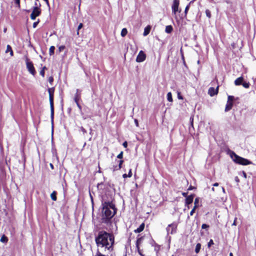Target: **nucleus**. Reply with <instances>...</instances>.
<instances>
[{"label":"nucleus","mask_w":256,"mask_h":256,"mask_svg":"<svg viewBox=\"0 0 256 256\" xmlns=\"http://www.w3.org/2000/svg\"><path fill=\"white\" fill-rule=\"evenodd\" d=\"M48 82L52 84L54 82V78L52 76H50L48 78Z\"/></svg>","instance_id":"ea45409f"},{"label":"nucleus","mask_w":256,"mask_h":256,"mask_svg":"<svg viewBox=\"0 0 256 256\" xmlns=\"http://www.w3.org/2000/svg\"><path fill=\"white\" fill-rule=\"evenodd\" d=\"M242 176H244L245 178H246V176H247V175H246V172H244V171H242Z\"/></svg>","instance_id":"603ef678"},{"label":"nucleus","mask_w":256,"mask_h":256,"mask_svg":"<svg viewBox=\"0 0 256 256\" xmlns=\"http://www.w3.org/2000/svg\"><path fill=\"white\" fill-rule=\"evenodd\" d=\"M55 50V47L54 46H51L49 50V54L50 56H52L54 54Z\"/></svg>","instance_id":"5701e85b"},{"label":"nucleus","mask_w":256,"mask_h":256,"mask_svg":"<svg viewBox=\"0 0 256 256\" xmlns=\"http://www.w3.org/2000/svg\"><path fill=\"white\" fill-rule=\"evenodd\" d=\"M83 26V24L82 23H80L78 26V32H77V34H79V30L80 29H81Z\"/></svg>","instance_id":"4c0bfd02"},{"label":"nucleus","mask_w":256,"mask_h":256,"mask_svg":"<svg viewBox=\"0 0 256 256\" xmlns=\"http://www.w3.org/2000/svg\"><path fill=\"white\" fill-rule=\"evenodd\" d=\"M214 244V243L213 240H210L209 241V242L208 244V248H210Z\"/></svg>","instance_id":"c9c22d12"},{"label":"nucleus","mask_w":256,"mask_h":256,"mask_svg":"<svg viewBox=\"0 0 256 256\" xmlns=\"http://www.w3.org/2000/svg\"><path fill=\"white\" fill-rule=\"evenodd\" d=\"M10 52V55L11 56H14V52H13V50H12V48L11 47V46L10 45H7L6 46V52Z\"/></svg>","instance_id":"f3484780"},{"label":"nucleus","mask_w":256,"mask_h":256,"mask_svg":"<svg viewBox=\"0 0 256 256\" xmlns=\"http://www.w3.org/2000/svg\"><path fill=\"white\" fill-rule=\"evenodd\" d=\"M47 4H48V0H44Z\"/></svg>","instance_id":"e2e57ef3"},{"label":"nucleus","mask_w":256,"mask_h":256,"mask_svg":"<svg viewBox=\"0 0 256 256\" xmlns=\"http://www.w3.org/2000/svg\"><path fill=\"white\" fill-rule=\"evenodd\" d=\"M100 230L95 238V242L98 248H103L104 252H112L114 250L115 241L114 236L112 232Z\"/></svg>","instance_id":"f257e3e1"},{"label":"nucleus","mask_w":256,"mask_h":256,"mask_svg":"<svg viewBox=\"0 0 256 256\" xmlns=\"http://www.w3.org/2000/svg\"><path fill=\"white\" fill-rule=\"evenodd\" d=\"M219 185L218 183L216 182L213 184V186H218Z\"/></svg>","instance_id":"bf43d9fd"},{"label":"nucleus","mask_w":256,"mask_h":256,"mask_svg":"<svg viewBox=\"0 0 256 256\" xmlns=\"http://www.w3.org/2000/svg\"><path fill=\"white\" fill-rule=\"evenodd\" d=\"M81 100V94L79 92V90L78 89L76 90V93L74 94V100L76 103L79 102V101Z\"/></svg>","instance_id":"ddd939ff"},{"label":"nucleus","mask_w":256,"mask_h":256,"mask_svg":"<svg viewBox=\"0 0 256 256\" xmlns=\"http://www.w3.org/2000/svg\"><path fill=\"white\" fill-rule=\"evenodd\" d=\"M194 197V194H192L188 196L186 198V202H185L186 205L188 206L189 204H191L193 202Z\"/></svg>","instance_id":"f8f14e48"},{"label":"nucleus","mask_w":256,"mask_h":256,"mask_svg":"<svg viewBox=\"0 0 256 256\" xmlns=\"http://www.w3.org/2000/svg\"><path fill=\"white\" fill-rule=\"evenodd\" d=\"M42 13L41 8H38V7H34L32 8V12L30 15L31 20H34L37 16H40Z\"/></svg>","instance_id":"1a4fd4ad"},{"label":"nucleus","mask_w":256,"mask_h":256,"mask_svg":"<svg viewBox=\"0 0 256 256\" xmlns=\"http://www.w3.org/2000/svg\"><path fill=\"white\" fill-rule=\"evenodd\" d=\"M230 157L235 163L240 165L246 166L252 164V162L238 156L234 152H232L230 154Z\"/></svg>","instance_id":"7ed1b4c3"},{"label":"nucleus","mask_w":256,"mask_h":256,"mask_svg":"<svg viewBox=\"0 0 256 256\" xmlns=\"http://www.w3.org/2000/svg\"><path fill=\"white\" fill-rule=\"evenodd\" d=\"M146 58V54L142 51L140 50L136 58V62H144Z\"/></svg>","instance_id":"9d476101"},{"label":"nucleus","mask_w":256,"mask_h":256,"mask_svg":"<svg viewBox=\"0 0 256 256\" xmlns=\"http://www.w3.org/2000/svg\"><path fill=\"white\" fill-rule=\"evenodd\" d=\"M138 254H140V256H145L144 254H142V252H141V251H140V248H139V249H138Z\"/></svg>","instance_id":"864d4df0"},{"label":"nucleus","mask_w":256,"mask_h":256,"mask_svg":"<svg viewBox=\"0 0 256 256\" xmlns=\"http://www.w3.org/2000/svg\"><path fill=\"white\" fill-rule=\"evenodd\" d=\"M160 248V246L156 244H155V248L154 250L156 252H158Z\"/></svg>","instance_id":"72a5a7b5"},{"label":"nucleus","mask_w":256,"mask_h":256,"mask_svg":"<svg viewBox=\"0 0 256 256\" xmlns=\"http://www.w3.org/2000/svg\"><path fill=\"white\" fill-rule=\"evenodd\" d=\"M96 256H108L102 254L98 250L96 253Z\"/></svg>","instance_id":"c756f323"},{"label":"nucleus","mask_w":256,"mask_h":256,"mask_svg":"<svg viewBox=\"0 0 256 256\" xmlns=\"http://www.w3.org/2000/svg\"><path fill=\"white\" fill-rule=\"evenodd\" d=\"M177 95H178V98L179 99V100H182L184 99V98L183 96H182L181 94V92L179 91H178L177 92Z\"/></svg>","instance_id":"c85d7f7f"},{"label":"nucleus","mask_w":256,"mask_h":256,"mask_svg":"<svg viewBox=\"0 0 256 256\" xmlns=\"http://www.w3.org/2000/svg\"><path fill=\"white\" fill-rule=\"evenodd\" d=\"M145 224L144 222H142L139 227L134 230V232L135 233H140L142 232L144 228Z\"/></svg>","instance_id":"2eb2a0df"},{"label":"nucleus","mask_w":256,"mask_h":256,"mask_svg":"<svg viewBox=\"0 0 256 256\" xmlns=\"http://www.w3.org/2000/svg\"><path fill=\"white\" fill-rule=\"evenodd\" d=\"M42 70H44L45 72V70H46V66H44L42 68Z\"/></svg>","instance_id":"680f3d73"},{"label":"nucleus","mask_w":256,"mask_h":256,"mask_svg":"<svg viewBox=\"0 0 256 256\" xmlns=\"http://www.w3.org/2000/svg\"><path fill=\"white\" fill-rule=\"evenodd\" d=\"M244 80L243 76H240L237 78L234 82V84L236 86H240L242 85L243 81Z\"/></svg>","instance_id":"4468645a"},{"label":"nucleus","mask_w":256,"mask_h":256,"mask_svg":"<svg viewBox=\"0 0 256 256\" xmlns=\"http://www.w3.org/2000/svg\"><path fill=\"white\" fill-rule=\"evenodd\" d=\"M236 220H237V218H234V222H233V224H232V225H233V226H236Z\"/></svg>","instance_id":"4d7b16f0"},{"label":"nucleus","mask_w":256,"mask_h":256,"mask_svg":"<svg viewBox=\"0 0 256 256\" xmlns=\"http://www.w3.org/2000/svg\"><path fill=\"white\" fill-rule=\"evenodd\" d=\"M128 178H130L132 177V170H130L129 172H128Z\"/></svg>","instance_id":"49530a36"},{"label":"nucleus","mask_w":256,"mask_h":256,"mask_svg":"<svg viewBox=\"0 0 256 256\" xmlns=\"http://www.w3.org/2000/svg\"><path fill=\"white\" fill-rule=\"evenodd\" d=\"M196 210V206H194L192 210L190 212V216H192L194 214Z\"/></svg>","instance_id":"a19ab883"},{"label":"nucleus","mask_w":256,"mask_h":256,"mask_svg":"<svg viewBox=\"0 0 256 256\" xmlns=\"http://www.w3.org/2000/svg\"><path fill=\"white\" fill-rule=\"evenodd\" d=\"M167 99L170 102H172V94L170 92H169L167 94Z\"/></svg>","instance_id":"393cba45"},{"label":"nucleus","mask_w":256,"mask_h":256,"mask_svg":"<svg viewBox=\"0 0 256 256\" xmlns=\"http://www.w3.org/2000/svg\"><path fill=\"white\" fill-rule=\"evenodd\" d=\"M128 34V30L126 28H124L122 29V31H121V33H120V34H121V36L122 37H124Z\"/></svg>","instance_id":"4be33fe9"},{"label":"nucleus","mask_w":256,"mask_h":256,"mask_svg":"<svg viewBox=\"0 0 256 256\" xmlns=\"http://www.w3.org/2000/svg\"><path fill=\"white\" fill-rule=\"evenodd\" d=\"M48 92L49 94V100L50 103V118L52 122H54V88H48Z\"/></svg>","instance_id":"20e7f679"},{"label":"nucleus","mask_w":256,"mask_h":256,"mask_svg":"<svg viewBox=\"0 0 256 256\" xmlns=\"http://www.w3.org/2000/svg\"><path fill=\"white\" fill-rule=\"evenodd\" d=\"M8 238L4 234L0 239V241L4 243H6L8 242Z\"/></svg>","instance_id":"aec40b11"},{"label":"nucleus","mask_w":256,"mask_h":256,"mask_svg":"<svg viewBox=\"0 0 256 256\" xmlns=\"http://www.w3.org/2000/svg\"><path fill=\"white\" fill-rule=\"evenodd\" d=\"M90 198H91L92 201L93 202V198H92V195L90 194Z\"/></svg>","instance_id":"69168bd1"},{"label":"nucleus","mask_w":256,"mask_h":256,"mask_svg":"<svg viewBox=\"0 0 256 256\" xmlns=\"http://www.w3.org/2000/svg\"><path fill=\"white\" fill-rule=\"evenodd\" d=\"M120 170V168H118V166H113V168H112V170L113 171H116V170Z\"/></svg>","instance_id":"a18cd8bd"},{"label":"nucleus","mask_w":256,"mask_h":256,"mask_svg":"<svg viewBox=\"0 0 256 256\" xmlns=\"http://www.w3.org/2000/svg\"><path fill=\"white\" fill-rule=\"evenodd\" d=\"M234 180H235V181H236L238 184V183L240 182V179H239V178H238V176H236V177L234 178Z\"/></svg>","instance_id":"8fccbe9b"},{"label":"nucleus","mask_w":256,"mask_h":256,"mask_svg":"<svg viewBox=\"0 0 256 256\" xmlns=\"http://www.w3.org/2000/svg\"><path fill=\"white\" fill-rule=\"evenodd\" d=\"M117 208L112 202H105L102 204V223L106 224H112V219L116 214Z\"/></svg>","instance_id":"f03ea898"},{"label":"nucleus","mask_w":256,"mask_h":256,"mask_svg":"<svg viewBox=\"0 0 256 256\" xmlns=\"http://www.w3.org/2000/svg\"><path fill=\"white\" fill-rule=\"evenodd\" d=\"M230 256H233V254H232V252H230Z\"/></svg>","instance_id":"338daca9"},{"label":"nucleus","mask_w":256,"mask_h":256,"mask_svg":"<svg viewBox=\"0 0 256 256\" xmlns=\"http://www.w3.org/2000/svg\"><path fill=\"white\" fill-rule=\"evenodd\" d=\"M212 191H214V188H212Z\"/></svg>","instance_id":"774afa93"},{"label":"nucleus","mask_w":256,"mask_h":256,"mask_svg":"<svg viewBox=\"0 0 256 256\" xmlns=\"http://www.w3.org/2000/svg\"><path fill=\"white\" fill-rule=\"evenodd\" d=\"M242 85L246 88H250V84L249 82H242Z\"/></svg>","instance_id":"a878e982"},{"label":"nucleus","mask_w":256,"mask_h":256,"mask_svg":"<svg viewBox=\"0 0 256 256\" xmlns=\"http://www.w3.org/2000/svg\"><path fill=\"white\" fill-rule=\"evenodd\" d=\"M189 8H190V4L186 6L185 8V10H184L185 16H186V14H188V10H189Z\"/></svg>","instance_id":"f704fd0d"},{"label":"nucleus","mask_w":256,"mask_h":256,"mask_svg":"<svg viewBox=\"0 0 256 256\" xmlns=\"http://www.w3.org/2000/svg\"><path fill=\"white\" fill-rule=\"evenodd\" d=\"M182 195L184 196V197H186V198L188 196V193L187 192H183L182 193Z\"/></svg>","instance_id":"5fc2aeb1"},{"label":"nucleus","mask_w":256,"mask_h":256,"mask_svg":"<svg viewBox=\"0 0 256 256\" xmlns=\"http://www.w3.org/2000/svg\"><path fill=\"white\" fill-rule=\"evenodd\" d=\"M40 74L42 76V77H44V74H45V72L44 70H41L40 72Z\"/></svg>","instance_id":"c03bdc74"},{"label":"nucleus","mask_w":256,"mask_h":256,"mask_svg":"<svg viewBox=\"0 0 256 256\" xmlns=\"http://www.w3.org/2000/svg\"><path fill=\"white\" fill-rule=\"evenodd\" d=\"M182 59H183V60H184V64H185V61H184V56H183V55L182 56Z\"/></svg>","instance_id":"0e129e2a"},{"label":"nucleus","mask_w":256,"mask_h":256,"mask_svg":"<svg viewBox=\"0 0 256 256\" xmlns=\"http://www.w3.org/2000/svg\"><path fill=\"white\" fill-rule=\"evenodd\" d=\"M80 129L84 134L86 133V130L83 127H81Z\"/></svg>","instance_id":"3c124183"},{"label":"nucleus","mask_w":256,"mask_h":256,"mask_svg":"<svg viewBox=\"0 0 256 256\" xmlns=\"http://www.w3.org/2000/svg\"><path fill=\"white\" fill-rule=\"evenodd\" d=\"M122 177H123L124 178H128V174H124L122 175Z\"/></svg>","instance_id":"13d9d810"},{"label":"nucleus","mask_w":256,"mask_h":256,"mask_svg":"<svg viewBox=\"0 0 256 256\" xmlns=\"http://www.w3.org/2000/svg\"><path fill=\"white\" fill-rule=\"evenodd\" d=\"M234 97L233 96H228V100L226 105L224 111L227 112L232 109L234 106Z\"/></svg>","instance_id":"0eeeda50"},{"label":"nucleus","mask_w":256,"mask_h":256,"mask_svg":"<svg viewBox=\"0 0 256 256\" xmlns=\"http://www.w3.org/2000/svg\"><path fill=\"white\" fill-rule=\"evenodd\" d=\"M14 1L16 4V6L18 8H20V0H14Z\"/></svg>","instance_id":"7c9ffc66"},{"label":"nucleus","mask_w":256,"mask_h":256,"mask_svg":"<svg viewBox=\"0 0 256 256\" xmlns=\"http://www.w3.org/2000/svg\"><path fill=\"white\" fill-rule=\"evenodd\" d=\"M66 48L64 46H60L58 47L59 52H61Z\"/></svg>","instance_id":"79ce46f5"},{"label":"nucleus","mask_w":256,"mask_h":256,"mask_svg":"<svg viewBox=\"0 0 256 256\" xmlns=\"http://www.w3.org/2000/svg\"><path fill=\"white\" fill-rule=\"evenodd\" d=\"M218 92V86H217L216 88H214L213 87H210L208 88V94L210 96H214L215 95H216Z\"/></svg>","instance_id":"9b49d317"},{"label":"nucleus","mask_w":256,"mask_h":256,"mask_svg":"<svg viewBox=\"0 0 256 256\" xmlns=\"http://www.w3.org/2000/svg\"><path fill=\"white\" fill-rule=\"evenodd\" d=\"M36 2H34V7H38V8H40L41 7V4L39 2L38 0H35Z\"/></svg>","instance_id":"bb28decb"},{"label":"nucleus","mask_w":256,"mask_h":256,"mask_svg":"<svg viewBox=\"0 0 256 256\" xmlns=\"http://www.w3.org/2000/svg\"><path fill=\"white\" fill-rule=\"evenodd\" d=\"M173 30L172 26L171 25L167 26L166 27L165 32L168 34H170Z\"/></svg>","instance_id":"6ab92c4d"},{"label":"nucleus","mask_w":256,"mask_h":256,"mask_svg":"<svg viewBox=\"0 0 256 256\" xmlns=\"http://www.w3.org/2000/svg\"><path fill=\"white\" fill-rule=\"evenodd\" d=\"M178 228V224L176 222H173L170 224L166 228V230L168 234H173L176 232Z\"/></svg>","instance_id":"6e6552de"},{"label":"nucleus","mask_w":256,"mask_h":256,"mask_svg":"<svg viewBox=\"0 0 256 256\" xmlns=\"http://www.w3.org/2000/svg\"><path fill=\"white\" fill-rule=\"evenodd\" d=\"M39 22H40V20H38L36 22H34L33 23V26H32L33 28H36Z\"/></svg>","instance_id":"58836bf2"},{"label":"nucleus","mask_w":256,"mask_h":256,"mask_svg":"<svg viewBox=\"0 0 256 256\" xmlns=\"http://www.w3.org/2000/svg\"><path fill=\"white\" fill-rule=\"evenodd\" d=\"M26 68L30 73L33 76H34L36 74V70L32 62L30 61L28 58H26Z\"/></svg>","instance_id":"423d86ee"},{"label":"nucleus","mask_w":256,"mask_h":256,"mask_svg":"<svg viewBox=\"0 0 256 256\" xmlns=\"http://www.w3.org/2000/svg\"><path fill=\"white\" fill-rule=\"evenodd\" d=\"M199 202H200V198H196L194 200V206H196V208H198L199 206Z\"/></svg>","instance_id":"b1692460"},{"label":"nucleus","mask_w":256,"mask_h":256,"mask_svg":"<svg viewBox=\"0 0 256 256\" xmlns=\"http://www.w3.org/2000/svg\"><path fill=\"white\" fill-rule=\"evenodd\" d=\"M76 104L77 106L78 107V109L80 110H82V106L80 105V103L79 102H77V103H76Z\"/></svg>","instance_id":"09e8293b"},{"label":"nucleus","mask_w":256,"mask_h":256,"mask_svg":"<svg viewBox=\"0 0 256 256\" xmlns=\"http://www.w3.org/2000/svg\"><path fill=\"white\" fill-rule=\"evenodd\" d=\"M200 248H201V244L200 243H198L196 244V248H195L196 253L198 254L200 252Z\"/></svg>","instance_id":"412c9836"},{"label":"nucleus","mask_w":256,"mask_h":256,"mask_svg":"<svg viewBox=\"0 0 256 256\" xmlns=\"http://www.w3.org/2000/svg\"><path fill=\"white\" fill-rule=\"evenodd\" d=\"M122 146H124V148H126L128 146L127 142L125 141L122 144Z\"/></svg>","instance_id":"de8ad7c7"},{"label":"nucleus","mask_w":256,"mask_h":256,"mask_svg":"<svg viewBox=\"0 0 256 256\" xmlns=\"http://www.w3.org/2000/svg\"><path fill=\"white\" fill-rule=\"evenodd\" d=\"M151 26L150 25H148L144 29V33H143V35L144 36H146L147 35H148L150 32V31L151 30Z\"/></svg>","instance_id":"dca6fc26"},{"label":"nucleus","mask_w":256,"mask_h":256,"mask_svg":"<svg viewBox=\"0 0 256 256\" xmlns=\"http://www.w3.org/2000/svg\"><path fill=\"white\" fill-rule=\"evenodd\" d=\"M50 166L52 170H53L54 168V165L52 164H50Z\"/></svg>","instance_id":"052dcab7"},{"label":"nucleus","mask_w":256,"mask_h":256,"mask_svg":"<svg viewBox=\"0 0 256 256\" xmlns=\"http://www.w3.org/2000/svg\"><path fill=\"white\" fill-rule=\"evenodd\" d=\"M206 14L208 18H211V12L209 10L207 9L206 10Z\"/></svg>","instance_id":"cd10ccee"},{"label":"nucleus","mask_w":256,"mask_h":256,"mask_svg":"<svg viewBox=\"0 0 256 256\" xmlns=\"http://www.w3.org/2000/svg\"><path fill=\"white\" fill-rule=\"evenodd\" d=\"M180 0H174L173 4L172 6V13L174 14V17L176 20L182 19V17L179 16L178 17L177 13L181 12V9L179 8Z\"/></svg>","instance_id":"39448f33"},{"label":"nucleus","mask_w":256,"mask_h":256,"mask_svg":"<svg viewBox=\"0 0 256 256\" xmlns=\"http://www.w3.org/2000/svg\"><path fill=\"white\" fill-rule=\"evenodd\" d=\"M134 122L136 124V126H138V120H136V119H135L134 120Z\"/></svg>","instance_id":"6e6d98bb"},{"label":"nucleus","mask_w":256,"mask_h":256,"mask_svg":"<svg viewBox=\"0 0 256 256\" xmlns=\"http://www.w3.org/2000/svg\"><path fill=\"white\" fill-rule=\"evenodd\" d=\"M56 194L57 192L56 191H53L50 194V198L52 200L56 201L57 200Z\"/></svg>","instance_id":"a211bd4d"},{"label":"nucleus","mask_w":256,"mask_h":256,"mask_svg":"<svg viewBox=\"0 0 256 256\" xmlns=\"http://www.w3.org/2000/svg\"><path fill=\"white\" fill-rule=\"evenodd\" d=\"M209 227H210V226L208 224H203L202 226V229L207 228H208Z\"/></svg>","instance_id":"37998d69"},{"label":"nucleus","mask_w":256,"mask_h":256,"mask_svg":"<svg viewBox=\"0 0 256 256\" xmlns=\"http://www.w3.org/2000/svg\"><path fill=\"white\" fill-rule=\"evenodd\" d=\"M142 238H139L137 240L136 242V246L138 249H139V244Z\"/></svg>","instance_id":"e433bc0d"},{"label":"nucleus","mask_w":256,"mask_h":256,"mask_svg":"<svg viewBox=\"0 0 256 256\" xmlns=\"http://www.w3.org/2000/svg\"><path fill=\"white\" fill-rule=\"evenodd\" d=\"M117 158L122 160L123 158V152H121L118 156Z\"/></svg>","instance_id":"473e14b6"},{"label":"nucleus","mask_w":256,"mask_h":256,"mask_svg":"<svg viewBox=\"0 0 256 256\" xmlns=\"http://www.w3.org/2000/svg\"><path fill=\"white\" fill-rule=\"evenodd\" d=\"M124 163V160H119L118 166V168H122V164Z\"/></svg>","instance_id":"2f4dec72"}]
</instances>
